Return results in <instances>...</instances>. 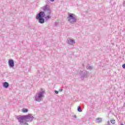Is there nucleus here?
<instances>
[{"mask_svg":"<svg viewBox=\"0 0 125 125\" xmlns=\"http://www.w3.org/2000/svg\"><path fill=\"white\" fill-rule=\"evenodd\" d=\"M77 110L79 111V107H77Z\"/></svg>","mask_w":125,"mask_h":125,"instance_id":"aec40b11","label":"nucleus"},{"mask_svg":"<svg viewBox=\"0 0 125 125\" xmlns=\"http://www.w3.org/2000/svg\"><path fill=\"white\" fill-rule=\"evenodd\" d=\"M107 124H108V125H110V121H108Z\"/></svg>","mask_w":125,"mask_h":125,"instance_id":"f3484780","label":"nucleus"},{"mask_svg":"<svg viewBox=\"0 0 125 125\" xmlns=\"http://www.w3.org/2000/svg\"><path fill=\"white\" fill-rule=\"evenodd\" d=\"M27 125H28V124H27Z\"/></svg>","mask_w":125,"mask_h":125,"instance_id":"5701e85b","label":"nucleus"},{"mask_svg":"<svg viewBox=\"0 0 125 125\" xmlns=\"http://www.w3.org/2000/svg\"><path fill=\"white\" fill-rule=\"evenodd\" d=\"M44 12H41L37 15L36 16V19H39V18H43V17H45V19H49V18H50V13H51V11L45 8L44 9Z\"/></svg>","mask_w":125,"mask_h":125,"instance_id":"f257e3e1","label":"nucleus"},{"mask_svg":"<svg viewBox=\"0 0 125 125\" xmlns=\"http://www.w3.org/2000/svg\"><path fill=\"white\" fill-rule=\"evenodd\" d=\"M22 113H27V112H28V109L24 108L22 110Z\"/></svg>","mask_w":125,"mask_h":125,"instance_id":"f8f14e48","label":"nucleus"},{"mask_svg":"<svg viewBox=\"0 0 125 125\" xmlns=\"http://www.w3.org/2000/svg\"><path fill=\"white\" fill-rule=\"evenodd\" d=\"M36 19H37V20H39V23H41V24H43V23H44V19H43L42 18H40Z\"/></svg>","mask_w":125,"mask_h":125,"instance_id":"0eeeda50","label":"nucleus"},{"mask_svg":"<svg viewBox=\"0 0 125 125\" xmlns=\"http://www.w3.org/2000/svg\"><path fill=\"white\" fill-rule=\"evenodd\" d=\"M79 112H83V110H82V107H81L80 106H79Z\"/></svg>","mask_w":125,"mask_h":125,"instance_id":"4468645a","label":"nucleus"},{"mask_svg":"<svg viewBox=\"0 0 125 125\" xmlns=\"http://www.w3.org/2000/svg\"><path fill=\"white\" fill-rule=\"evenodd\" d=\"M110 122L111 124H112L113 125H115V123H116V121L115 120H111L110 121Z\"/></svg>","mask_w":125,"mask_h":125,"instance_id":"ddd939ff","label":"nucleus"},{"mask_svg":"<svg viewBox=\"0 0 125 125\" xmlns=\"http://www.w3.org/2000/svg\"><path fill=\"white\" fill-rule=\"evenodd\" d=\"M122 67L123 68V69H125V63L122 65Z\"/></svg>","mask_w":125,"mask_h":125,"instance_id":"2eb2a0df","label":"nucleus"},{"mask_svg":"<svg viewBox=\"0 0 125 125\" xmlns=\"http://www.w3.org/2000/svg\"><path fill=\"white\" fill-rule=\"evenodd\" d=\"M124 107H125V103H124Z\"/></svg>","mask_w":125,"mask_h":125,"instance_id":"6ab92c4d","label":"nucleus"},{"mask_svg":"<svg viewBox=\"0 0 125 125\" xmlns=\"http://www.w3.org/2000/svg\"><path fill=\"white\" fill-rule=\"evenodd\" d=\"M8 64L10 67H14V62L12 60H9L8 62Z\"/></svg>","mask_w":125,"mask_h":125,"instance_id":"39448f33","label":"nucleus"},{"mask_svg":"<svg viewBox=\"0 0 125 125\" xmlns=\"http://www.w3.org/2000/svg\"><path fill=\"white\" fill-rule=\"evenodd\" d=\"M97 123H102V118H98L96 119Z\"/></svg>","mask_w":125,"mask_h":125,"instance_id":"9d476101","label":"nucleus"},{"mask_svg":"<svg viewBox=\"0 0 125 125\" xmlns=\"http://www.w3.org/2000/svg\"><path fill=\"white\" fill-rule=\"evenodd\" d=\"M43 97V92H41L39 94L38 97L39 98H42V97Z\"/></svg>","mask_w":125,"mask_h":125,"instance_id":"1a4fd4ad","label":"nucleus"},{"mask_svg":"<svg viewBox=\"0 0 125 125\" xmlns=\"http://www.w3.org/2000/svg\"><path fill=\"white\" fill-rule=\"evenodd\" d=\"M56 94H58V91H55Z\"/></svg>","mask_w":125,"mask_h":125,"instance_id":"dca6fc26","label":"nucleus"},{"mask_svg":"<svg viewBox=\"0 0 125 125\" xmlns=\"http://www.w3.org/2000/svg\"><path fill=\"white\" fill-rule=\"evenodd\" d=\"M50 1H54V0H50Z\"/></svg>","mask_w":125,"mask_h":125,"instance_id":"a211bd4d","label":"nucleus"},{"mask_svg":"<svg viewBox=\"0 0 125 125\" xmlns=\"http://www.w3.org/2000/svg\"><path fill=\"white\" fill-rule=\"evenodd\" d=\"M67 20L70 23H75L76 21H77V19L75 17V15L74 14H70L68 15L67 18Z\"/></svg>","mask_w":125,"mask_h":125,"instance_id":"7ed1b4c3","label":"nucleus"},{"mask_svg":"<svg viewBox=\"0 0 125 125\" xmlns=\"http://www.w3.org/2000/svg\"><path fill=\"white\" fill-rule=\"evenodd\" d=\"M29 115H26L23 116H18V120H19L20 123H23L22 121L27 120V119H29Z\"/></svg>","mask_w":125,"mask_h":125,"instance_id":"20e7f679","label":"nucleus"},{"mask_svg":"<svg viewBox=\"0 0 125 125\" xmlns=\"http://www.w3.org/2000/svg\"><path fill=\"white\" fill-rule=\"evenodd\" d=\"M3 86L4 87H5V88H7L8 86H9V84H8V83L5 82L3 83Z\"/></svg>","mask_w":125,"mask_h":125,"instance_id":"6e6552de","label":"nucleus"},{"mask_svg":"<svg viewBox=\"0 0 125 125\" xmlns=\"http://www.w3.org/2000/svg\"><path fill=\"white\" fill-rule=\"evenodd\" d=\"M86 69H87L88 70H92V66H87L86 67Z\"/></svg>","mask_w":125,"mask_h":125,"instance_id":"9b49d317","label":"nucleus"},{"mask_svg":"<svg viewBox=\"0 0 125 125\" xmlns=\"http://www.w3.org/2000/svg\"><path fill=\"white\" fill-rule=\"evenodd\" d=\"M89 73H88V72L84 70L83 71H80V78L82 80V81L84 79L86 78H88V75Z\"/></svg>","mask_w":125,"mask_h":125,"instance_id":"f03ea898","label":"nucleus"},{"mask_svg":"<svg viewBox=\"0 0 125 125\" xmlns=\"http://www.w3.org/2000/svg\"><path fill=\"white\" fill-rule=\"evenodd\" d=\"M68 43L69 44H74V43H75V40H74L72 39H69L68 40Z\"/></svg>","mask_w":125,"mask_h":125,"instance_id":"423d86ee","label":"nucleus"},{"mask_svg":"<svg viewBox=\"0 0 125 125\" xmlns=\"http://www.w3.org/2000/svg\"><path fill=\"white\" fill-rule=\"evenodd\" d=\"M121 125H124V124L122 123V124H121Z\"/></svg>","mask_w":125,"mask_h":125,"instance_id":"412c9836","label":"nucleus"},{"mask_svg":"<svg viewBox=\"0 0 125 125\" xmlns=\"http://www.w3.org/2000/svg\"><path fill=\"white\" fill-rule=\"evenodd\" d=\"M61 91H62V90H61Z\"/></svg>","mask_w":125,"mask_h":125,"instance_id":"4be33fe9","label":"nucleus"}]
</instances>
